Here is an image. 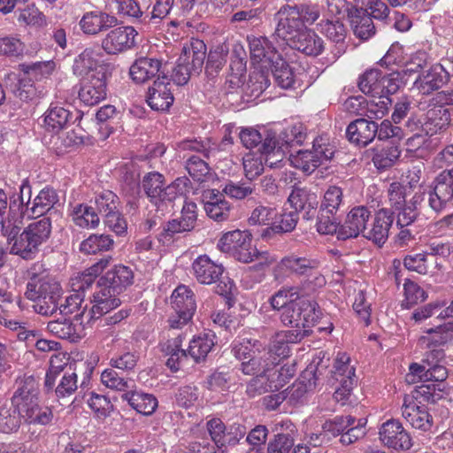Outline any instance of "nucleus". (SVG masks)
<instances>
[{
  "label": "nucleus",
  "instance_id": "obj_1",
  "mask_svg": "<svg viewBox=\"0 0 453 453\" xmlns=\"http://www.w3.org/2000/svg\"><path fill=\"white\" fill-rule=\"evenodd\" d=\"M134 273L130 267L119 265L102 276L93 294V306L90 310L91 318L97 319L120 304L117 298L127 287L132 285Z\"/></svg>",
  "mask_w": 453,
  "mask_h": 453
},
{
  "label": "nucleus",
  "instance_id": "obj_2",
  "mask_svg": "<svg viewBox=\"0 0 453 453\" xmlns=\"http://www.w3.org/2000/svg\"><path fill=\"white\" fill-rule=\"evenodd\" d=\"M189 185L190 180L187 177H180L165 186V177L158 172L146 173L141 182L142 190L156 207V212L161 215H166L173 210L176 198L183 196Z\"/></svg>",
  "mask_w": 453,
  "mask_h": 453
},
{
  "label": "nucleus",
  "instance_id": "obj_3",
  "mask_svg": "<svg viewBox=\"0 0 453 453\" xmlns=\"http://www.w3.org/2000/svg\"><path fill=\"white\" fill-rule=\"evenodd\" d=\"M17 389L12 397V405L21 418L30 424H49L53 417L48 407H40L38 387L34 377L18 380Z\"/></svg>",
  "mask_w": 453,
  "mask_h": 453
},
{
  "label": "nucleus",
  "instance_id": "obj_4",
  "mask_svg": "<svg viewBox=\"0 0 453 453\" xmlns=\"http://www.w3.org/2000/svg\"><path fill=\"white\" fill-rule=\"evenodd\" d=\"M206 58V45L199 39L191 38L183 43L181 53L173 69V81L182 86L188 83L192 76L199 75L203 70Z\"/></svg>",
  "mask_w": 453,
  "mask_h": 453
},
{
  "label": "nucleus",
  "instance_id": "obj_5",
  "mask_svg": "<svg viewBox=\"0 0 453 453\" xmlns=\"http://www.w3.org/2000/svg\"><path fill=\"white\" fill-rule=\"evenodd\" d=\"M51 234V221L44 217L30 223L11 247V253L24 259H32L39 251V247L48 241Z\"/></svg>",
  "mask_w": 453,
  "mask_h": 453
},
{
  "label": "nucleus",
  "instance_id": "obj_6",
  "mask_svg": "<svg viewBox=\"0 0 453 453\" xmlns=\"http://www.w3.org/2000/svg\"><path fill=\"white\" fill-rule=\"evenodd\" d=\"M360 6L350 15V23L354 34L362 40H367L375 34L372 18L386 19L389 9L381 0H357Z\"/></svg>",
  "mask_w": 453,
  "mask_h": 453
},
{
  "label": "nucleus",
  "instance_id": "obj_7",
  "mask_svg": "<svg viewBox=\"0 0 453 453\" xmlns=\"http://www.w3.org/2000/svg\"><path fill=\"white\" fill-rule=\"evenodd\" d=\"M32 189L27 179L22 180L19 187V210L28 218H37L54 210L58 204L59 197L57 191L50 187L43 188L31 203Z\"/></svg>",
  "mask_w": 453,
  "mask_h": 453
},
{
  "label": "nucleus",
  "instance_id": "obj_8",
  "mask_svg": "<svg viewBox=\"0 0 453 453\" xmlns=\"http://www.w3.org/2000/svg\"><path fill=\"white\" fill-rule=\"evenodd\" d=\"M321 315L318 303L308 296H302L284 307L280 313V321L292 327H311Z\"/></svg>",
  "mask_w": 453,
  "mask_h": 453
},
{
  "label": "nucleus",
  "instance_id": "obj_9",
  "mask_svg": "<svg viewBox=\"0 0 453 453\" xmlns=\"http://www.w3.org/2000/svg\"><path fill=\"white\" fill-rule=\"evenodd\" d=\"M342 189L330 186L325 192L317 216V231L321 234H333L337 231L336 216L342 204Z\"/></svg>",
  "mask_w": 453,
  "mask_h": 453
},
{
  "label": "nucleus",
  "instance_id": "obj_10",
  "mask_svg": "<svg viewBox=\"0 0 453 453\" xmlns=\"http://www.w3.org/2000/svg\"><path fill=\"white\" fill-rule=\"evenodd\" d=\"M334 154V147L326 143L323 137H319L313 141L312 150H298L291 155L290 161L294 167L311 173L324 162L330 160Z\"/></svg>",
  "mask_w": 453,
  "mask_h": 453
},
{
  "label": "nucleus",
  "instance_id": "obj_11",
  "mask_svg": "<svg viewBox=\"0 0 453 453\" xmlns=\"http://www.w3.org/2000/svg\"><path fill=\"white\" fill-rule=\"evenodd\" d=\"M193 274L201 284H212L219 281L216 287V293L220 296H226L232 289V283L227 279V282L221 280L224 268L221 264H218L207 255L198 256L192 263Z\"/></svg>",
  "mask_w": 453,
  "mask_h": 453
},
{
  "label": "nucleus",
  "instance_id": "obj_12",
  "mask_svg": "<svg viewBox=\"0 0 453 453\" xmlns=\"http://www.w3.org/2000/svg\"><path fill=\"white\" fill-rule=\"evenodd\" d=\"M332 378L338 383L335 386L334 399L344 405L356 383L355 367L350 365V358L347 354L339 353L337 355Z\"/></svg>",
  "mask_w": 453,
  "mask_h": 453
},
{
  "label": "nucleus",
  "instance_id": "obj_13",
  "mask_svg": "<svg viewBox=\"0 0 453 453\" xmlns=\"http://www.w3.org/2000/svg\"><path fill=\"white\" fill-rule=\"evenodd\" d=\"M218 248L225 253H232L239 261L250 263L257 257L251 246L250 235L245 231L234 230L225 234L218 242Z\"/></svg>",
  "mask_w": 453,
  "mask_h": 453
},
{
  "label": "nucleus",
  "instance_id": "obj_14",
  "mask_svg": "<svg viewBox=\"0 0 453 453\" xmlns=\"http://www.w3.org/2000/svg\"><path fill=\"white\" fill-rule=\"evenodd\" d=\"M453 200V167L441 171L428 192V205L435 212L442 211Z\"/></svg>",
  "mask_w": 453,
  "mask_h": 453
},
{
  "label": "nucleus",
  "instance_id": "obj_15",
  "mask_svg": "<svg viewBox=\"0 0 453 453\" xmlns=\"http://www.w3.org/2000/svg\"><path fill=\"white\" fill-rule=\"evenodd\" d=\"M371 217L372 211L368 207L365 205L353 207L342 226H339L337 220V231L334 234H337L338 239L342 240L356 238L359 234L364 236Z\"/></svg>",
  "mask_w": 453,
  "mask_h": 453
},
{
  "label": "nucleus",
  "instance_id": "obj_16",
  "mask_svg": "<svg viewBox=\"0 0 453 453\" xmlns=\"http://www.w3.org/2000/svg\"><path fill=\"white\" fill-rule=\"evenodd\" d=\"M79 98L86 105L93 106L104 100L107 96V74L105 70H98L90 76L81 80Z\"/></svg>",
  "mask_w": 453,
  "mask_h": 453
},
{
  "label": "nucleus",
  "instance_id": "obj_17",
  "mask_svg": "<svg viewBox=\"0 0 453 453\" xmlns=\"http://www.w3.org/2000/svg\"><path fill=\"white\" fill-rule=\"evenodd\" d=\"M137 31L131 26H121L110 30L101 45L107 54H119L134 47Z\"/></svg>",
  "mask_w": 453,
  "mask_h": 453
},
{
  "label": "nucleus",
  "instance_id": "obj_18",
  "mask_svg": "<svg viewBox=\"0 0 453 453\" xmlns=\"http://www.w3.org/2000/svg\"><path fill=\"white\" fill-rule=\"evenodd\" d=\"M278 25L275 34L289 45L304 30L298 11L295 6L283 5L277 13Z\"/></svg>",
  "mask_w": 453,
  "mask_h": 453
},
{
  "label": "nucleus",
  "instance_id": "obj_19",
  "mask_svg": "<svg viewBox=\"0 0 453 453\" xmlns=\"http://www.w3.org/2000/svg\"><path fill=\"white\" fill-rule=\"evenodd\" d=\"M84 310L85 308L81 312L77 313L73 319L63 317L48 322V331L60 339L71 342H78L85 335V327L81 321Z\"/></svg>",
  "mask_w": 453,
  "mask_h": 453
},
{
  "label": "nucleus",
  "instance_id": "obj_20",
  "mask_svg": "<svg viewBox=\"0 0 453 453\" xmlns=\"http://www.w3.org/2000/svg\"><path fill=\"white\" fill-rule=\"evenodd\" d=\"M379 434L380 440L388 448L408 450L412 446L410 434L398 420L389 419L383 423Z\"/></svg>",
  "mask_w": 453,
  "mask_h": 453
},
{
  "label": "nucleus",
  "instance_id": "obj_21",
  "mask_svg": "<svg viewBox=\"0 0 453 453\" xmlns=\"http://www.w3.org/2000/svg\"><path fill=\"white\" fill-rule=\"evenodd\" d=\"M449 81V73L441 64L432 65L418 76L414 87L422 95H430Z\"/></svg>",
  "mask_w": 453,
  "mask_h": 453
},
{
  "label": "nucleus",
  "instance_id": "obj_22",
  "mask_svg": "<svg viewBox=\"0 0 453 453\" xmlns=\"http://www.w3.org/2000/svg\"><path fill=\"white\" fill-rule=\"evenodd\" d=\"M402 416L413 428L424 432L430 431L434 424L433 417L426 407L418 405L412 398L408 396L404 397Z\"/></svg>",
  "mask_w": 453,
  "mask_h": 453
},
{
  "label": "nucleus",
  "instance_id": "obj_23",
  "mask_svg": "<svg viewBox=\"0 0 453 453\" xmlns=\"http://www.w3.org/2000/svg\"><path fill=\"white\" fill-rule=\"evenodd\" d=\"M319 29L327 39L335 43L332 53L334 58H340L347 49L345 38L347 28L339 18L322 19L319 24Z\"/></svg>",
  "mask_w": 453,
  "mask_h": 453
},
{
  "label": "nucleus",
  "instance_id": "obj_24",
  "mask_svg": "<svg viewBox=\"0 0 453 453\" xmlns=\"http://www.w3.org/2000/svg\"><path fill=\"white\" fill-rule=\"evenodd\" d=\"M377 135V122L365 118L350 122L346 129L348 140L357 146L365 147L370 144Z\"/></svg>",
  "mask_w": 453,
  "mask_h": 453
},
{
  "label": "nucleus",
  "instance_id": "obj_25",
  "mask_svg": "<svg viewBox=\"0 0 453 453\" xmlns=\"http://www.w3.org/2000/svg\"><path fill=\"white\" fill-rule=\"evenodd\" d=\"M395 219V212L389 209H380L373 219L371 227H367L364 237L372 241L379 246L383 245L388 237L389 228Z\"/></svg>",
  "mask_w": 453,
  "mask_h": 453
},
{
  "label": "nucleus",
  "instance_id": "obj_26",
  "mask_svg": "<svg viewBox=\"0 0 453 453\" xmlns=\"http://www.w3.org/2000/svg\"><path fill=\"white\" fill-rule=\"evenodd\" d=\"M174 100L171 91V82L166 76L157 78L153 86L149 88L147 102L155 111H166Z\"/></svg>",
  "mask_w": 453,
  "mask_h": 453
},
{
  "label": "nucleus",
  "instance_id": "obj_27",
  "mask_svg": "<svg viewBox=\"0 0 453 453\" xmlns=\"http://www.w3.org/2000/svg\"><path fill=\"white\" fill-rule=\"evenodd\" d=\"M118 19L104 12H86L80 20V27L86 35H96L116 27Z\"/></svg>",
  "mask_w": 453,
  "mask_h": 453
},
{
  "label": "nucleus",
  "instance_id": "obj_28",
  "mask_svg": "<svg viewBox=\"0 0 453 453\" xmlns=\"http://www.w3.org/2000/svg\"><path fill=\"white\" fill-rule=\"evenodd\" d=\"M171 299L175 313L182 317V322H188L196 310L193 291L187 286L180 285L174 289Z\"/></svg>",
  "mask_w": 453,
  "mask_h": 453
},
{
  "label": "nucleus",
  "instance_id": "obj_29",
  "mask_svg": "<svg viewBox=\"0 0 453 453\" xmlns=\"http://www.w3.org/2000/svg\"><path fill=\"white\" fill-rule=\"evenodd\" d=\"M249 44L251 61L261 64V67L267 68L275 60L280 59V54L266 38L253 37L249 40Z\"/></svg>",
  "mask_w": 453,
  "mask_h": 453
},
{
  "label": "nucleus",
  "instance_id": "obj_30",
  "mask_svg": "<svg viewBox=\"0 0 453 453\" xmlns=\"http://www.w3.org/2000/svg\"><path fill=\"white\" fill-rule=\"evenodd\" d=\"M277 367L275 359L271 358L269 353L263 351H253L252 356L241 363L240 370L246 375L271 376L273 370Z\"/></svg>",
  "mask_w": 453,
  "mask_h": 453
},
{
  "label": "nucleus",
  "instance_id": "obj_31",
  "mask_svg": "<svg viewBox=\"0 0 453 453\" xmlns=\"http://www.w3.org/2000/svg\"><path fill=\"white\" fill-rule=\"evenodd\" d=\"M111 259L110 256L102 258L81 273L73 277L71 281L73 291L84 296L85 291L91 288L96 278L108 266Z\"/></svg>",
  "mask_w": 453,
  "mask_h": 453
},
{
  "label": "nucleus",
  "instance_id": "obj_32",
  "mask_svg": "<svg viewBox=\"0 0 453 453\" xmlns=\"http://www.w3.org/2000/svg\"><path fill=\"white\" fill-rule=\"evenodd\" d=\"M289 46L308 56H319L325 49L324 40L313 30H303Z\"/></svg>",
  "mask_w": 453,
  "mask_h": 453
},
{
  "label": "nucleus",
  "instance_id": "obj_33",
  "mask_svg": "<svg viewBox=\"0 0 453 453\" xmlns=\"http://www.w3.org/2000/svg\"><path fill=\"white\" fill-rule=\"evenodd\" d=\"M453 339V323L444 324L435 328H429L418 339L422 349L440 348Z\"/></svg>",
  "mask_w": 453,
  "mask_h": 453
},
{
  "label": "nucleus",
  "instance_id": "obj_34",
  "mask_svg": "<svg viewBox=\"0 0 453 453\" xmlns=\"http://www.w3.org/2000/svg\"><path fill=\"white\" fill-rule=\"evenodd\" d=\"M451 114L444 105L434 106L426 113L425 129L431 135L445 130L450 124Z\"/></svg>",
  "mask_w": 453,
  "mask_h": 453
},
{
  "label": "nucleus",
  "instance_id": "obj_35",
  "mask_svg": "<svg viewBox=\"0 0 453 453\" xmlns=\"http://www.w3.org/2000/svg\"><path fill=\"white\" fill-rule=\"evenodd\" d=\"M96 57L97 55L93 50L85 49L74 59L73 65V73L81 79H85L86 76H90L91 73H96L98 70H105Z\"/></svg>",
  "mask_w": 453,
  "mask_h": 453
},
{
  "label": "nucleus",
  "instance_id": "obj_36",
  "mask_svg": "<svg viewBox=\"0 0 453 453\" xmlns=\"http://www.w3.org/2000/svg\"><path fill=\"white\" fill-rule=\"evenodd\" d=\"M161 67V61L152 58H140L130 67V76L133 81L143 83L155 77Z\"/></svg>",
  "mask_w": 453,
  "mask_h": 453
},
{
  "label": "nucleus",
  "instance_id": "obj_37",
  "mask_svg": "<svg viewBox=\"0 0 453 453\" xmlns=\"http://www.w3.org/2000/svg\"><path fill=\"white\" fill-rule=\"evenodd\" d=\"M121 397L137 412L145 416L151 415L157 407V398L151 394L142 391L126 392Z\"/></svg>",
  "mask_w": 453,
  "mask_h": 453
},
{
  "label": "nucleus",
  "instance_id": "obj_38",
  "mask_svg": "<svg viewBox=\"0 0 453 453\" xmlns=\"http://www.w3.org/2000/svg\"><path fill=\"white\" fill-rule=\"evenodd\" d=\"M282 269L297 275H311L320 265L319 259L296 256L285 257L280 261Z\"/></svg>",
  "mask_w": 453,
  "mask_h": 453
},
{
  "label": "nucleus",
  "instance_id": "obj_39",
  "mask_svg": "<svg viewBox=\"0 0 453 453\" xmlns=\"http://www.w3.org/2000/svg\"><path fill=\"white\" fill-rule=\"evenodd\" d=\"M72 119V113L61 106H52L45 112L44 127L55 134L63 130Z\"/></svg>",
  "mask_w": 453,
  "mask_h": 453
},
{
  "label": "nucleus",
  "instance_id": "obj_40",
  "mask_svg": "<svg viewBox=\"0 0 453 453\" xmlns=\"http://www.w3.org/2000/svg\"><path fill=\"white\" fill-rule=\"evenodd\" d=\"M215 334L211 332L201 334L192 339L188 349V356L196 363L203 361L214 346Z\"/></svg>",
  "mask_w": 453,
  "mask_h": 453
},
{
  "label": "nucleus",
  "instance_id": "obj_41",
  "mask_svg": "<svg viewBox=\"0 0 453 453\" xmlns=\"http://www.w3.org/2000/svg\"><path fill=\"white\" fill-rule=\"evenodd\" d=\"M182 338L175 337L167 341L163 347V350L169 356L166 365L173 372L180 369V365L184 360L188 358L187 351L181 349Z\"/></svg>",
  "mask_w": 453,
  "mask_h": 453
},
{
  "label": "nucleus",
  "instance_id": "obj_42",
  "mask_svg": "<svg viewBox=\"0 0 453 453\" xmlns=\"http://www.w3.org/2000/svg\"><path fill=\"white\" fill-rule=\"evenodd\" d=\"M58 288L60 287L57 282H51L35 275L27 283L25 296L27 299L36 302Z\"/></svg>",
  "mask_w": 453,
  "mask_h": 453
},
{
  "label": "nucleus",
  "instance_id": "obj_43",
  "mask_svg": "<svg viewBox=\"0 0 453 453\" xmlns=\"http://www.w3.org/2000/svg\"><path fill=\"white\" fill-rule=\"evenodd\" d=\"M113 246V240L107 234H90L80 244V251L90 255L101 251H107Z\"/></svg>",
  "mask_w": 453,
  "mask_h": 453
},
{
  "label": "nucleus",
  "instance_id": "obj_44",
  "mask_svg": "<svg viewBox=\"0 0 453 453\" xmlns=\"http://www.w3.org/2000/svg\"><path fill=\"white\" fill-rule=\"evenodd\" d=\"M299 219V214L296 211L283 212L280 215V220L274 221L266 227L262 234L264 237H270L273 234H283L293 231Z\"/></svg>",
  "mask_w": 453,
  "mask_h": 453
},
{
  "label": "nucleus",
  "instance_id": "obj_45",
  "mask_svg": "<svg viewBox=\"0 0 453 453\" xmlns=\"http://www.w3.org/2000/svg\"><path fill=\"white\" fill-rule=\"evenodd\" d=\"M267 68H270L276 84L282 88L292 87L295 78L294 73L288 64L280 56L279 60H275Z\"/></svg>",
  "mask_w": 453,
  "mask_h": 453
},
{
  "label": "nucleus",
  "instance_id": "obj_46",
  "mask_svg": "<svg viewBox=\"0 0 453 453\" xmlns=\"http://www.w3.org/2000/svg\"><path fill=\"white\" fill-rule=\"evenodd\" d=\"M246 434V427L243 425L234 423L226 427L225 434L221 440L219 446L226 447V449L223 450V453H232V449L239 445L243 452L245 449V442L240 443V441Z\"/></svg>",
  "mask_w": 453,
  "mask_h": 453
},
{
  "label": "nucleus",
  "instance_id": "obj_47",
  "mask_svg": "<svg viewBox=\"0 0 453 453\" xmlns=\"http://www.w3.org/2000/svg\"><path fill=\"white\" fill-rule=\"evenodd\" d=\"M382 73L378 69L365 72L358 80V88L365 95H381Z\"/></svg>",
  "mask_w": 453,
  "mask_h": 453
},
{
  "label": "nucleus",
  "instance_id": "obj_48",
  "mask_svg": "<svg viewBox=\"0 0 453 453\" xmlns=\"http://www.w3.org/2000/svg\"><path fill=\"white\" fill-rule=\"evenodd\" d=\"M73 220L78 226L83 228H94L100 221L96 209L85 204H79L74 208Z\"/></svg>",
  "mask_w": 453,
  "mask_h": 453
},
{
  "label": "nucleus",
  "instance_id": "obj_49",
  "mask_svg": "<svg viewBox=\"0 0 453 453\" xmlns=\"http://www.w3.org/2000/svg\"><path fill=\"white\" fill-rule=\"evenodd\" d=\"M262 155H265V164L270 167H274L283 159V151L278 146L275 136L267 134L264 138V142L259 148Z\"/></svg>",
  "mask_w": 453,
  "mask_h": 453
},
{
  "label": "nucleus",
  "instance_id": "obj_50",
  "mask_svg": "<svg viewBox=\"0 0 453 453\" xmlns=\"http://www.w3.org/2000/svg\"><path fill=\"white\" fill-rule=\"evenodd\" d=\"M119 198L111 190H103L95 196V209L103 217L116 211L119 209Z\"/></svg>",
  "mask_w": 453,
  "mask_h": 453
},
{
  "label": "nucleus",
  "instance_id": "obj_51",
  "mask_svg": "<svg viewBox=\"0 0 453 453\" xmlns=\"http://www.w3.org/2000/svg\"><path fill=\"white\" fill-rule=\"evenodd\" d=\"M273 376L255 375V377L248 383L246 393L250 397L263 395L269 391H278V386L275 384Z\"/></svg>",
  "mask_w": 453,
  "mask_h": 453
},
{
  "label": "nucleus",
  "instance_id": "obj_52",
  "mask_svg": "<svg viewBox=\"0 0 453 453\" xmlns=\"http://www.w3.org/2000/svg\"><path fill=\"white\" fill-rule=\"evenodd\" d=\"M401 154L397 146L378 149L372 156L374 166L379 170L388 169L395 165Z\"/></svg>",
  "mask_w": 453,
  "mask_h": 453
},
{
  "label": "nucleus",
  "instance_id": "obj_53",
  "mask_svg": "<svg viewBox=\"0 0 453 453\" xmlns=\"http://www.w3.org/2000/svg\"><path fill=\"white\" fill-rule=\"evenodd\" d=\"M229 49L226 44H220L210 50L205 65V73L213 76L218 73L226 62Z\"/></svg>",
  "mask_w": 453,
  "mask_h": 453
},
{
  "label": "nucleus",
  "instance_id": "obj_54",
  "mask_svg": "<svg viewBox=\"0 0 453 453\" xmlns=\"http://www.w3.org/2000/svg\"><path fill=\"white\" fill-rule=\"evenodd\" d=\"M255 192V186L247 181L229 180L223 188V193L234 200H243Z\"/></svg>",
  "mask_w": 453,
  "mask_h": 453
},
{
  "label": "nucleus",
  "instance_id": "obj_55",
  "mask_svg": "<svg viewBox=\"0 0 453 453\" xmlns=\"http://www.w3.org/2000/svg\"><path fill=\"white\" fill-rule=\"evenodd\" d=\"M20 416L12 405H4L0 408V432L9 434L18 430L20 425Z\"/></svg>",
  "mask_w": 453,
  "mask_h": 453
},
{
  "label": "nucleus",
  "instance_id": "obj_56",
  "mask_svg": "<svg viewBox=\"0 0 453 453\" xmlns=\"http://www.w3.org/2000/svg\"><path fill=\"white\" fill-rule=\"evenodd\" d=\"M185 167L188 174L196 181H205L211 176L208 164L198 156L189 157L186 161Z\"/></svg>",
  "mask_w": 453,
  "mask_h": 453
},
{
  "label": "nucleus",
  "instance_id": "obj_57",
  "mask_svg": "<svg viewBox=\"0 0 453 453\" xmlns=\"http://www.w3.org/2000/svg\"><path fill=\"white\" fill-rule=\"evenodd\" d=\"M102 383L111 388L117 391L128 392L127 390L131 388L130 383L132 382L126 377L120 376L114 368L111 367L105 369L101 374Z\"/></svg>",
  "mask_w": 453,
  "mask_h": 453
},
{
  "label": "nucleus",
  "instance_id": "obj_58",
  "mask_svg": "<svg viewBox=\"0 0 453 453\" xmlns=\"http://www.w3.org/2000/svg\"><path fill=\"white\" fill-rule=\"evenodd\" d=\"M61 296V288L50 292V295L43 296L34 304L35 311L43 316L52 315L58 309V301Z\"/></svg>",
  "mask_w": 453,
  "mask_h": 453
},
{
  "label": "nucleus",
  "instance_id": "obj_59",
  "mask_svg": "<svg viewBox=\"0 0 453 453\" xmlns=\"http://www.w3.org/2000/svg\"><path fill=\"white\" fill-rule=\"evenodd\" d=\"M371 96L372 99L366 103L367 112L370 113L368 117L369 119H381L388 112V107L392 104V99L385 95H373Z\"/></svg>",
  "mask_w": 453,
  "mask_h": 453
},
{
  "label": "nucleus",
  "instance_id": "obj_60",
  "mask_svg": "<svg viewBox=\"0 0 453 453\" xmlns=\"http://www.w3.org/2000/svg\"><path fill=\"white\" fill-rule=\"evenodd\" d=\"M138 360L139 355L135 351L123 350L111 358L110 365L112 368L129 372L134 369Z\"/></svg>",
  "mask_w": 453,
  "mask_h": 453
},
{
  "label": "nucleus",
  "instance_id": "obj_61",
  "mask_svg": "<svg viewBox=\"0 0 453 453\" xmlns=\"http://www.w3.org/2000/svg\"><path fill=\"white\" fill-rule=\"evenodd\" d=\"M185 232H187V230L183 228L179 219H173L162 225L157 238L163 245H170L174 242L176 234Z\"/></svg>",
  "mask_w": 453,
  "mask_h": 453
},
{
  "label": "nucleus",
  "instance_id": "obj_62",
  "mask_svg": "<svg viewBox=\"0 0 453 453\" xmlns=\"http://www.w3.org/2000/svg\"><path fill=\"white\" fill-rule=\"evenodd\" d=\"M405 298L403 301V306L411 308L412 305L418 302H423L426 299L427 295L426 292L415 282L407 280L403 284Z\"/></svg>",
  "mask_w": 453,
  "mask_h": 453
},
{
  "label": "nucleus",
  "instance_id": "obj_63",
  "mask_svg": "<svg viewBox=\"0 0 453 453\" xmlns=\"http://www.w3.org/2000/svg\"><path fill=\"white\" fill-rule=\"evenodd\" d=\"M301 297L297 290L294 288H281L278 290L271 298L270 303L273 310H284L285 306H288L290 303Z\"/></svg>",
  "mask_w": 453,
  "mask_h": 453
},
{
  "label": "nucleus",
  "instance_id": "obj_64",
  "mask_svg": "<svg viewBox=\"0 0 453 453\" xmlns=\"http://www.w3.org/2000/svg\"><path fill=\"white\" fill-rule=\"evenodd\" d=\"M355 422V418L351 416H339L332 420L326 421L322 426V429L326 434L337 436L342 434V433H344L349 426L354 425Z\"/></svg>",
  "mask_w": 453,
  "mask_h": 453
}]
</instances>
